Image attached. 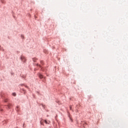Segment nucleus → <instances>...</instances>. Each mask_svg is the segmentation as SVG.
<instances>
[{
	"label": "nucleus",
	"instance_id": "8",
	"mask_svg": "<svg viewBox=\"0 0 128 128\" xmlns=\"http://www.w3.org/2000/svg\"><path fill=\"white\" fill-rule=\"evenodd\" d=\"M38 66H40V68H42V66H40V65L38 64Z\"/></svg>",
	"mask_w": 128,
	"mask_h": 128
},
{
	"label": "nucleus",
	"instance_id": "3",
	"mask_svg": "<svg viewBox=\"0 0 128 128\" xmlns=\"http://www.w3.org/2000/svg\"><path fill=\"white\" fill-rule=\"evenodd\" d=\"M8 108H10V104H9L8 105Z\"/></svg>",
	"mask_w": 128,
	"mask_h": 128
},
{
	"label": "nucleus",
	"instance_id": "10",
	"mask_svg": "<svg viewBox=\"0 0 128 128\" xmlns=\"http://www.w3.org/2000/svg\"><path fill=\"white\" fill-rule=\"evenodd\" d=\"M70 110H72V107H70Z\"/></svg>",
	"mask_w": 128,
	"mask_h": 128
},
{
	"label": "nucleus",
	"instance_id": "7",
	"mask_svg": "<svg viewBox=\"0 0 128 128\" xmlns=\"http://www.w3.org/2000/svg\"><path fill=\"white\" fill-rule=\"evenodd\" d=\"M0 112H2V109L0 110Z\"/></svg>",
	"mask_w": 128,
	"mask_h": 128
},
{
	"label": "nucleus",
	"instance_id": "1",
	"mask_svg": "<svg viewBox=\"0 0 128 128\" xmlns=\"http://www.w3.org/2000/svg\"><path fill=\"white\" fill-rule=\"evenodd\" d=\"M21 60H22L23 62H24L26 60V58H24V56H22L21 57Z\"/></svg>",
	"mask_w": 128,
	"mask_h": 128
},
{
	"label": "nucleus",
	"instance_id": "6",
	"mask_svg": "<svg viewBox=\"0 0 128 128\" xmlns=\"http://www.w3.org/2000/svg\"><path fill=\"white\" fill-rule=\"evenodd\" d=\"M36 60V58H33L34 62H36V60Z\"/></svg>",
	"mask_w": 128,
	"mask_h": 128
},
{
	"label": "nucleus",
	"instance_id": "9",
	"mask_svg": "<svg viewBox=\"0 0 128 128\" xmlns=\"http://www.w3.org/2000/svg\"><path fill=\"white\" fill-rule=\"evenodd\" d=\"M8 102L6 100H5V102Z\"/></svg>",
	"mask_w": 128,
	"mask_h": 128
},
{
	"label": "nucleus",
	"instance_id": "11",
	"mask_svg": "<svg viewBox=\"0 0 128 128\" xmlns=\"http://www.w3.org/2000/svg\"><path fill=\"white\" fill-rule=\"evenodd\" d=\"M41 124H42V123H41Z\"/></svg>",
	"mask_w": 128,
	"mask_h": 128
},
{
	"label": "nucleus",
	"instance_id": "4",
	"mask_svg": "<svg viewBox=\"0 0 128 128\" xmlns=\"http://www.w3.org/2000/svg\"><path fill=\"white\" fill-rule=\"evenodd\" d=\"M44 122H45V124H48V122L46 121V120H44Z\"/></svg>",
	"mask_w": 128,
	"mask_h": 128
},
{
	"label": "nucleus",
	"instance_id": "12",
	"mask_svg": "<svg viewBox=\"0 0 128 128\" xmlns=\"http://www.w3.org/2000/svg\"><path fill=\"white\" fill-rule=\"evenodd\" d=\"M41 124H42V123H41Z\"/></svg>",
	"mask_w": 128,
	"mask_h": 128
},
{
	"label": "nucleus",
	"instance_id": "5",
	"mask_svg": "<svg viewBox=\"0 0 128 128\" xmlns=\"http://www.w3.org/2000/svg\"><path fill=\"white\" fill-rule=\"evenodd\" d=\"M13 96H16V93H13Z\"/></svg>",
	"mask_w": 128,
	"mask_h": 128
},
{
	"label": "nucleus",
	"instance_id": "2",
	"mask_svg": "<svg viewBox=\"0 0 128 128\" xmlns=\"http://www.w3.org/2000/svg\"><path fill=\"white\" fill-rule=\"evenodd\" d=\"M39 78H44V76H42V74H39Z\"/></svg>",
	"mask_w": 128,
	"mask_h": 128
}]
</instances>
